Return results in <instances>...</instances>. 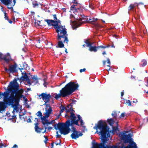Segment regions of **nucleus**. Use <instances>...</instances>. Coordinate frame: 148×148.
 Listing matches in <instances>:
<instances>
[{
	"instance_id": "1",
	"label": "nucleus",
	"mask_w": 148,
	"mask_h": 148,
	"mask_svg": "<svg viewBox=\"0 0 148 148\" xmlns=\"http://www.w3.org/2000/svg\"><path fill=\"white\" fill-rule=\"evenodd\" d=\"M94 129L97 130L96 132L101 135L102 142L100 143H94L92 148H132V146H129V145L125 147L123 144L118 147L116 145H105L106 142L108 140V138L110 136L109 128L105 125L102 120L99 121L98 124L96 125Z\"/></svg>"
},
{
	"instance_id": "2",
	"label": "nucleus",
	"mask_w": 148,
	"mask_h": 148,
	"mask_svg": "<svg viewBox=\"0 0 148 148\" xmlns=\"http://www.w3.org/2000/svg\"><path fill=\"white\" fill-rule=\"evenodd\" d=\"M15 81L10 82L8 86L7 92L16 102V104L18 105L19 103L20 99L23 95L21 94L23 91V90L20 91L19 86L16 79Z\"/></svg>"
},
{
	"instance_id": "3",
	"label": "nucleus",
	"mask_w": 148,
	"mask_h": 148,
	"mask_svg": "<svg viewBox=\"0 0 148 148\" xmlns=\"http://www.w3.org/2000/svg\"><path fill=\"white\" fill-rule=\"evenodd\" d=\"M3 97V101H0V113H2L5 111L8 106H13L15 108H16L18 106L16 104V102L7 91H5L3 93L0 92V97Z\"/></svg>"
},
{
	"instance_id": "4",
	"label": "nucleus",
	"mask_w": 148,
	"mask_h": 148,
	"mask_svg": "<svg viewBox=\"0 0 148 148\" xmlns=\"http://www.w3.org/2000/svg\"><path fill=\"white\" fill-rule=\"evenodd\" d=\"M79 86L77 83L75 84L74 82H70L60 91V93L55 94V98L58 99L61 96L64 97L71 95L77 89Z\"/></svg>"
},
{
	"instance_id": "5",
	"label": "nucleus",
	"mask_w": 148,
	"mask_h": 148,
	"mask_svg": "<svg viewBox=\"0 0 148 148\" xmlns=\"http://www.w3.org/2000/svg\"><path fill=\"white\" fill-rule=\"evenodd\" d=\"M56 32L57 33V36L58 39L61 38H65V40L68 38V34L67 33L66 29L65 28V26H62L55 29Z\"/></svg>"
},
{
	"instance_id": "6",
	"label": "nucleus",
	"mask_w": 148,
	"mask_h": 148,
	"mask_svg": "<svg viewBox=\"0 0 148 148\" xmlns=\"http://www.w3.org/2000/svg\"><path fill=\"white\" fill-rule=\"evenodd\" d=\"M72 131L73 133L71 136L73 139H76L79 136H82L83 135L82 132L77 130L75 127H73Z\"/></svg>"
},
{
	"instance_id": "7",
	"label": "nucleus",
	"mask_w": 148,
	"mask_h": 148,
	"mask_svg": "<svg viewBox=\"0 0 148 148\" xmlns=\"http://www.w3.org/2000/svg\"><path fill=\"white\" fill-rule=\"evenodd\" d=\"M41 96V99L45 103H48L51 97L50 94H47L46 93H42L39 95V97Z\"/></svg>"
},
{
	"instance_id": "8",
	"label": "nucleus",
	"mask_w": 148,
	"mask_h": 148,
	"mask_svg": "<svg viewBox=\"0 0 148 148\" xmlns=\"http://www.w3.org/2000/svg\"><path fill=\"white\" fill-rule=\"evenodd\" d=\"M64 39L65 38L63 39L62 38H61L60 40L58 39V38H57V40L59 41V42H58V46H56V47L60 48H63L64 47V45L63 43H65V42H66V43H67L69 41L68 38H67V40H65Z\"/></svg>"
},
{
	"instance_id": "9",
	"label": "nucleus",
	"mask_w": 148,
	"mask_h": 148,
	"mask_svg": "<svg viewBox=\"0 0 148 148\" xmlns=\"http://www.w3.org/2000/svg\"><path fill=\"white\" fill-rule=\"evenodd\" d=\"M131 135L130 134L127 135L125 134L123 135L122 139L124 140V142L125 143H127L130 142L131 143L132 141H131V140L132 139V138H131Z\"/></svg>"
},
{
	"instance_id": "10",
	"label": "nucleus",
	"mask_w": 148,
	"mask_h": 148,
	"mask_svg": "<svg viewBox=\"0 0 148 148\" xmlns=\"http://www.w3.org/2000/svg\"><path fill=\"white\" fill-rule=\"evenodd\" d=\"M71 130L70 128H68L67 125H65L64 127L63 128L62 130H60V132L61 134H63L64 135L68 134Z\"/></svg>"
},
{
	"instance_id": "11",
	"label": "nucleus",
	"mask_w": 148,
	"mask_h": 148,
	"mask_svg": "<svg viewBox=\"0 0 148 148\" xmlns=\"http://www.w3.org/2000/svg\"><path fill=\"white\" fill-rule=\"evenodd\" d=\"M17 67V65L16 63L10 65L9 69L10 73H13L16 72L17 71V70L16 69Z\"/></svg>"
},
{
	"instance_id": "12",
	"label": "nucleus",
	"mask_w": 148,
	"mask_h": 148,
	"mask_svg": "<svg viewBox=\"0 0 148 148\" xmlns=\"http://www.w3.org/2000/svg\"><path fill=\"white\" fill-rule=\"evenodd\" d=\"M65 125L66 122L65 123H59L58 124H54V127L56 130H57L58 129L60 132V130H62V129L64 127V126Z\"/></svg>"
},
{
	"instance_id": "13",
	"label": "nucleus",
	"mask_w": 148,
	"mask_h": 148,
	"mask_svg": "<svg viewBox=\"0 0 148 148\" xmlns=\"http://www.w3.org/2000/svg\"><path fill=\"white\" fill-rule=\"evenodd\" d=\"M138 7V3H134L133 4H131L128 8L129 11L132 10L133 12H136V7Z\"/></svg>"
},
{
	"instance_id": "14",
	"label": "nucleus",
	"mask_w": 148,
	"mask_h": 148,
	"mask_svg": "<svg viewBox=\"0 0 148 148\" xmlns=\"http://www.w3.org/2000/svg\"><path fill=\"white\" fill-rule=\"evenodd\" d=\"M45 116H43V117H41V122L42 124L44 126L45 129L46 130L47 129V126L46 125L47 123L48 120L46 118Z\"/></svg>"
},
{
	"instance_id": "15",
	"label": "nucleus",
	"mask_w": 148,
	"mask_h": 148,
	"mask_svg": "<svg viewBox=\"0 0 148 148\" xmlns=\"http://www.w3.org/2000/svg\"><path fill=\"white\" fill-rule=\"evenodd\" d=\"M77 116L78 118V119L75 120H72V122L73 123L74 125L79 126V125L78 124V121H80V120L81 119L82 117L79 114L77 115Z\"/></svg>"
},
{
	"instance_id": "16",
	"label": "nucleus",
	"mask_w": 148,
	"mask_h": 148,
	"mask_svg": "<svg viewBox=\"0 0 148 148\" xmlns=\"http://www.w3.org/2000/svg\"><path fill=\"white\" fill-rule=\"evenodd\" d=\"M60 21L58 19L56 20L55 21L54 23H56V24H54V28L55 29H56L60 27L62 25H59V23H60Z\"/></svg>"
},
{
	"instance_id": "17",
	"label": "nucleus",
	"mask_w": 148,
	"mask_h": 148,
	"mask_svg": "<svg viewBox=\"0 0 148 148\" xmlns=\"http://www.w3.org/2000/svg\"><path fill=\"white\" fill-rule=\"evenodd\" d=\"M66 124L67 125L68 128H69V127L70 126H71L72 129V128L73 127H75L73 126V125H74V123H73L72 122V120L71 121L70 119L68 120L66 122Z\"/></svg>"
},
{
	"instance_id": "18",
	"label": "nucleus",
	"mask_w": 148,
	"mask_h": 148,
	"mask_svg": "<svg viewBox=\"0 0 148 148\" xmlns=\"http://www.w3.org/2000/svg\"><path fill=\"white\" fill-rule=\"evenodd\" d=\"M3 54L0 52V59L4 60L7 64H8L10 61L9 59H7L5 56H3L2 57Z\"/></svg>"
},
{
	"instance_id": "19",
	"label": "nucleus",
	"mask_w": 148,
	"mask_h": 148,
	"mask_svg": "<svg viewBox=\"0 0 148 148\" xmlns=\"http://www.w3.org/2000/svg\"><path fill=\"white\" fill-rule=\"evenodd\" d=\"M70 114L71 115L70 116H69L66 114H65V116H67L71 118V120H75L77 118L76 117L74 113L72 112H70Z\"/></svg>"
},
{
	"instance_id": "20",
	"label": "nucleus",
	"mask_w": 148,
	"mask_h": 148,
	"mask_svg": "<svg viewBox=\"0 0 148 148\" xmlns=\"http://www.w3.org/2000/svg\"><path fill=\"white\" fill-rule=\"evenodd\" d=\"M38 123H36L35 124V131L38 133H40L41 132V130L43 128H41L38 127Z\"/></svg>"
},
{
	"instance_id": "21",
	"label": "nucleus",
	"mask_w": 148,
	"mask_h": 148,
	"mask_svg": "<svg viewBox=\"0 0 148 148\" xmlns=\"http://www.w3.org/2000/svg\"><path fill=\"white\" fill-rule=\"evenodd\" d=\"M1 2L5 5H8L12 3L11 0H0Z\"/></svg>"
},
{
	"instance_id": "22",
	"label": "nucleus",
	"mask_w": 148,
	"mask_h": 148,
	"mask_svg": "<svg viewBox=\"0 0 148 148\" xmlns=\"http://www.w3.org/2000/svg\"><path fill=\"white\" fill-rule=\"evenodd\" d=\"M32 83H34V84H36L38 83V79L37 78L36 75H34L32 78Z\"/></svg>"
},
{
	"instance_id": "23",
	"label": "nucleus",
	"mask_w": 148,
	"mask_h": 148,
	"mask_svg": "<svg viewBox=\"0 0 148 148\" xmlns=\"http://www.w3.org/2000/svg\"><path fill=\"white\" fill-rule=\"evenodd\" d=\"M45 21L46 22L48 25H52L54 26L55 21L52 20L45 19Z\"/></svg>"
},
{
	"instance_id": "24",
	"label": "nucleus",
	"mask_w": 148,
	"mask_h": 148,
	"mask_svg": "<svg viewBox=\"0 0 148 148\" xmlns=\"http://www.w3.org/2000/svg\"><path fill=\"white\" fill-rule=\"evenodd\" d=\"M97 46H92V45L89 47V50L90 51H94L96 52L97 51Z\"/></svg>"
},
{
	"instance_id": "25",
	"label": "nucleus",
	"mask_w": 148,
	"mask_h": 148,
	"mask_svg": "<svg viewBox=\"0 0 148 148\" xmlns=\"http://www.w3.org/2000/svg\"><path fill=\"white\" fill-rule=\"evenodd\" d=\"M28 66V64H27L26 62H24L22 63V66H21V68H19V69L20 70L21 69H27Z\"/></svg>"
},
{
	"instance_id": "26",
	"label": "nucleus",
	"mask_w": 148,
	"mask_h": 148,
	"mask_svg": "<svg viewBox=\"0 0 148 148\" xmlns=\"http://www.w3.org/2000/svg\"><path fill=\"white\" fill-rule=\"evenodd\" d=\"M84 42L86 44V46L88 47H90L93 44V43L90 42L89 40L87 39H84Z\"/></svg>"
},
{
	"instance_id": "27",
	"label": "nucleus",
	"mask_w": 148,
	"mask_h": 148,
	"mask_svg": "<svg viewBox=\"0 0 148 148\" xmlns=\"http://www.w3.org/2000/svg\"><path fill=\"white\" fill-rule=\"evenodd\" d=\"M67 108H65V110L66 113L70 112L71 111H74L72 107V106H69V105H68L67 107Z\"/></svg>"
},
{
	"instance_id": "28",
	"label": "nucleus",
	"mask_w": 148,
	"mask_h": 148,
	"mask_svg": "<svg viewBox=\"0 0 148 148\" xmlns=\"http://www.w3.org/2000/svg\"><path fill=\"white\" fill-rule=\"evenodd\" d=\"M73 0V2L74 3V5L71 6V10H75V11H76L77 10V8L75 7V6H76L77 5V2H76V1L75 0Z\"/></svg>"
},
{
	"instance_id": "29",
	"label": "nucleus",
	"mask_w": 148,
	"mask_h": 148,
	"mask_svg": "<svg viewBox=\"0 0 148 148\" xmlns=\"http://www.w3.org/2000/svg\"><path fill=\"white\" fill-rule=\"evenodd\" d=\"M107 122L110 125L113 126V125L114 123V121L111 118L110 119H108L107 120Z\"/></svg>"
},
{
	"instance_id": "30",
	"label": "nucleus",
	"mask_w": 148,
	"mask_h": 148,
	"mask_svg": "<svg viewBox=\"0 0 148 148\" xmlns=\"http://www.w3.org/2000/svg\"><path fill=\"white\" fill-rule=\"evenodd\" d=\"M131 146L132 148H137V146H136V143L134 141H132L131 143L130 142V144L129 146Z\"/></svg>"
},
{
	"instance_id": "31",
	"label": "nucleus",
	"mask_w": 148,
	"mask_h": 148,
	"mask_svg": "<svg viewBox=\"0 0 148 148\" xmlns=\"http://www.w3.org/2000/svg\"><path fill=\"white\" fill-rule=\"evenodd\" d=\"M78 19L79 21H81L80 22L81 23V24L85 23L86 22L83 17L81 18L79 17Z\"/></svg>"
},
{
	"instance_id": "32",
	"label": "nucleus",
	"mask_w": 148,
	"mask_h": 148,
	"mask_svg": "<svg viewBox=\"0 0 148 148\" xmlns=\"http://www.w3.org/2000/svg\"><path fill=\"white\" fill-rule=\"evenodd\" d=\"M32 4L33 5V7L34 8H35L38 6V4L37 1H33Z\"/></svg>"
},
{
	"instance_id": "33",
	"label": "nucleus",
	"mask_w": 148,
	"mask_h": 148,
	"mask_svg": "<svg viewBox=\"0 0 148 148\" xmlns=\"http://www.w3.org/2000/svg\"><path fill=\"white\" fill-rule=\"evenodd\" d=\"M60 114H61L64 112V111L65 110V107L64 106H62V105H61V106L60 107Z\"/></svg>"
},
{
	"instance_id": "34",
	"label": "nucleus",
	"mask_w": 148,
	"mask_h": 148,
	"mask_svg": "<svg viewBox=\"0 0 148 148\" xmlns=\"http://www.w3.org/2000/svg\"><path fill=\"white\" fill-rule=\"evenodd\" d=\"M98 19L97 18H91L90 17V18H89V22H95L97 21Z\"/></svg>"
},
{
	"instance_id": "35",
	"label": "nucleus",
	"mask_w": 148,
	"mask_h": 148,
	"mask_svg": "<svg viewBox=\"0 0 148 148\" xmlns=\"http://www.w3.org/2000/svg\"><path fill=\"white\" fill-rule=\"evenodd\" d=\"M142 62H143V64H142L140 65V66L144 67L146 66L147 65V63L146 60H145L143 59V60L142 61Z\"/></svg>"
},
{
	"instance_id": "36",
	"label": "nucleus",
	"mask_w": 148,
	"mask_h": 148,
	"mask_svg": "<svg viewBox=\"0 0 148 148\" xmlns=\"http://www.w3.org/2000/svg\"><path fill=\"white\" fill-rule=\"evenodd\" d=\"M25 75L22 76L23 80H26V81L27 80L29 79L28 77L26 75V73H25Z\"/></svg>"
},
{
	"instance_id": "37",
	"label": "nucleus",
	"mask_w": 148,
	"mask_h": 148,
	"mask_svg": "<svg viewBox=\"0 0 148 148\" xmlns=\"http://www.w3.org/2000/svg\"><path fill=\"white\" fill-rule=\"evenodd\" d=\"M45 110H46V112H47V113H49L50 114H51L52 111V109L51 107L49 108H48L47 109V110L46 109V108H45Z\"/></svg>"
},
{
	"instance_id": "38",
	"label": "nucleus",
	"mask_w": 148,
	"mask_h": 148,
	"mask_svg": "<svg viewBox=\"0 0 148 148\" xmlns=\"http://www.w3.org/2000/svg\"><path fill=\"white\" fill-rule=\"evenodd\" d=\"M112 131L113 132H117V131H119L118 127H112Z\"/></svg>"
},
{
	"instance_id": "39",
	"label": "nucleus",
	"mask_w": 148,
	"mask_h": 148,
	"mask_svg": "<svg viewBox=\"0 0 148 148\" xmlns=\"http://www.w3.org/2000/svg\"><path fill=\"white\" fill-rule=\"evenodd\" d=\"M89 7L92 10H94L95 8L94 4L92 3H90L89 4Z\"/></svg>"
},
{
	"instance_id": "40",
	"label": "nucleus",
	"mask_w": 148,
	"mask_h": 148,
	"mask_svg": "<svg viewBox=\"0 0 148 148\" xmlns=\"http://www.w3.org/2000/svg\"><path fill=\"white\" fill-rule=\"evenodd\" d=\"M80 125L82 127H85L84 125V123L83 121L82 120V118H81V119L80 120Z\"/></svg>"
},
{
	"instance_id": "41",
	"label": "nucleus",
	"mask_w": 148,
	"mask_h": 148,
	"mask_svg": "<svg viewBox=\"0 0 148 148\" xmlns=\"http://www.w3.org/2000/svg\"><path fill=\"white\" fill-rule=\"evenodd\" d=\"M76 102V100H72V102L68 105H69V106H72L73 107V105L74 104H75Z\"/></svg>"
},
{
	"instance_id": "42",
	"label": "nucleus",
	"mask_w": 148,
	"mask_h": 148,
	"mask_svg": "<svg viewBox=\"0 0 148 148\" xmlns=\"http://www.w3.org/2000/svg\"><path fill=\"white\" fill-rule=\"evenodd\" d=\"M83 17L86 22H89V18H90V16H83Z\"/></svg>"
},
{
	"instance_id": "43",
	"label": "nucleus",
	"mask_w": 148,
	"mask_h": 148,
	"mask_svg": "<svg viewBox=\"0 0 148 148\" xmlns=\"http://www.w3.org/2000/svg\"><path fill=\"white\" fill-rule=\"evenodd\" d=\"M112 116L114 118H116L117 117V113L116 112H113L112 114Z\"/></svg>"
},
{
	"instance_id": "44",
	"label": "nucleus",
	"mask_w": 148,
	"mask_h": 148,
	"mask_svg": "<svg viewBox=\"0 0 148 148\" xmlns=\"http://www.w3.org/2000/svg\"><path fill=\"white\" fill-rule=\"evenodd\" d=\"M44 105H45L46 106V108H46V109H47L51 107L50 106V104H49L47 103H45Z\"/></svg>"
},
{
	"instance_id": "45",
	"label": "nucleus",
	"mask_w": 148,
	"mask_h": 148,
	"mask_svg": "<svg viewBox=\"0 0 148 148\" xmlns=\"http://www.w3.org/2000/svg\"><path fill=\"white\" fill-rule=\"evenodd\" d=\"M53 122V121H49L48 120V121L47 122V123L46 125V126H47H47L49 125L50 124H52Z\"/></svg>"
},
{
	"instance_id": "46",
	"label": "nucleus",
	"mask_w": 148,
	"mask_h": 148,
	"mask_svg": "<svg viewBox=\"0 0 148 148\" xmlns=\"http://www.w3.org/2000/svg\"><path fill=\"white\" fill-rule=\"evenodd\" d=\"M37 116H39L40 117H41L42 116V113L41 111H38L37 112Z\"/></svg>"
},
{
	"instance_id": "47",
	"label": "nucleus",
	"mask_w": 148,
	"mask_h": 148,
	"mask_svg": "<svg viewBox=\"0 0 148 148\" xmlns=\"http://www.w3.org/2000/svg\"><path fill=\"white\" fill-rule=\"evenodd\" d=\"M4 56H5L7 58V56H8L9 57V58H8V59H10V60L11 59V57L10 55V54L9 53H6V55H4Z\"/></svg>"
},
{
	"instance_id": "48",
	"label": "nucleus",
	"mask_w": 148,
	"mask_h": 148,
	"mask_svg": "<svg viewBox=\"0 0 148 148\" xmlns=\"http://www.w3.org/2000/svg\"><path fill=\"white\" fill-rule=\"evenodd\" d=\"M19 105V104L17 106V108H15L14 107H13V106H12L14 108V110L12 111V113H14L15 112V110L16 111V112H17L18 111V106Z\"/></svg>"
},
{
	"instance_id": "49",
	"label": "nucleus",
	"mask_w": 148,
	"mask_h": 148,
	"mask_svg": "<svg viewBox=\"0 0 148 148\" xmlns=\"http://www.w3.org/2000/svg\"><path fill=\"white\" fill-rule=\"evenodd\" d=\"M4 15H5V19L6 20H9L8 17V16H7V15H6V13L5 12H4Z\"/></svg>"
},
{
	"instance_id": "50",
	"label": "nucleus",
	"mask_w": 148,
	"mask_h": 148,
	"mask_svg": "<svg viewBox=\"0 0 148 148\" xmlns=\"http://www.w3.org/2000/svg\"><path fill=\"white\" fill-rule=\"evenodd\" d=\"M45 117H46L47 118L49 116L50 114H49L48 113H47V112H45Z\"/></svg>"
},
{
	"instance_id": "51",
	"label": "nucleus",
	"mask_w": 148,
	"mask_h": 148,
	"mask_svg": "<svg viewBox=\"0 0 148 148\" xmlns=\"http://www.w3.org/2000/svg\"><path fill=\"white\" fill-rule=\"evenodd\" d=\"M97 49H99V48L105 49V47L104 46H103L102 45H100L99 46H97Z\"/></svg>"
},
{
	"instance_id": "52",
	"label": "nucleus",
	"mask_w": 148,
	"mask_h": 148,
	"mask_svg": "<svg viewBox=\"0 0 148 148\" xmlns=\"http://www.w3.org/2000/svg\"><path fill=\"white\" fill-rule=\"evenodd\" d=\"M125 113H122L121 114V115L120 116V118H121L122 117H123L125 116Z\"/></svg>"
},
{
	"instance_id": "53",
	"label": "nucleus",
	"mask_w": 148,
	"mask_h": 148,
	"mask_svg": "<svg viewBox=\"0 0 148 148\" xmlns=\"http://www.w3.org/2000/svg\"><path fill=\"white\" fill-rule=\"evenodd\" d=\"M126 103H128L129 106H130L131 105V102L130 100H127Z\"/></svg>"
},
{
	"instance_id": "54",
	"label": "nucleus",
	"mask_w": 148,
	"mask_h": 148,
	"mask_svg": "<svg viewBox=\"0 0 148 148\" xmlns=\"http://www.w3.org/2000/svg\"><path fill=\"white\" fill-rule=\"evenodd\" d=\"M53 18L54 21L55 20H56L57 19L56 14H54L53 15Z\"/></svg>"
},
{
	"instance_id": "55",
	"label": "nucleus",
	"mask_w": 148,
	"mask_h": 148,
	"mask_svg": "<svg viewBox=\"0 0 148 148\" xmlns=\"http://www.w3.org/2000/svg\"><path fill=\"white\" fill-rule=\"evenodd\" d=\"M21 113V112H19V118L20 119H22V116L24 115L25 114L24 113H23V114L22 115H21L20 113Z\"/></svg>"
},
{
	"instance_id": "56",
	"label": "nucleus",
	"mask_w": 148,
	"mask_h": 148,
	"mask_svg": "<svg viewBox=\"0 0 148 148\" xmlns=\"http://www.w3.org/2000/svg\"><path fill=\"white\" fill-rule=\"evenodd\" d=\"M47 84H48V83L47 82H46L45 81L44 83L43 84V85H44V86L46 87H47Z\"/></svg>"
},
{
	"instance_id": "57",
	"label": "nucleus",
	"mask_w": 148,
	"mask_h": 148,
	"mask_svg": "<svg viewBox=\"0 0 148 148\" xmlns=\"http://www.w3.org/2000/svg\"><path fill=\"white\" fill-rule=\"evenodd\" d=\"M86 69L84 68L82 69H81L80 70V72L81 73L82 72H84L85 71Z\"/></svg>"
},
{
	"instance_id": "58",
	"label": "nucleus",
	"mask_w": 148,
	"mask_h": 148,
	"mask_svg": "<svg viewBox=\"0 0 148 148\" xmlns=\"http://www.w3.org/2000/svg\"><path fill=\"white\" fill-rule=\"evenodd\" d=\"M27 82L28 84L29 85H31V82L30 80L29 79H28L27 80Z\"/></svg>"
},
{
	"instance_id": "59",
	"label": "nucleus",
	"mask_w": 148,
	"mask_h": 148,
	"mask_svg": "<svg viewBox=\"0 0 148 148\" xmlns=\"http://www.w3.org/2000/svg\"><path fill=\"white\" fill-rule=\"evenodd\" d=\"M61 143V141L60 140L59 142V143H55V144H56V145H60Z\"/></svg>"
},
{
	"instance_id": "60",
	"label": "nucleus",
	"mask_w": 148,
	"mask_h": 148,
	"mask_svg": "<svg viewBox=\"0 0 148 148\" xmlns=\"http://www.w3.org/2000/svg\"><path fill=\"white\" fill-rule=\"evenodd\" d=\"M107 63L109 64L110 65V59L108 58H107Z\"/></svg>"
},
{
	"instance_id": "61",
	"label": "nucleus",
	"mask_w": 148,
	"mask_h": 148,
	"mask_svg": "<svg viewBox=\"0 0 148 148\" xmlns=\"http://www.w3.org/2000/svg\"><path fill=\"white\" fill-rule=\"evenodd\" d=\"M4 69L5 71L9 72H10V70H9V69H8L6 67H5V68Z\"/></svg>"
},
{
	"instance_id": "62",
	"label": "nucleus",
	"mask_w": 148,
	"mask_h": 148,
	"mask_svg": "<svg viewBox=\"0 0 148 148\" xmlns=\"http://www.w3.org/2000/svg\"><path fill=\"white\" fill-rule=\"evenodd\" d=\"M48 140V138H46V139H45V140H44V142L46 144L47 143V141Z\"/></svg>"
},
{
	"instance_id": "63",
	"label": "nucleus",
	"mask_w": 148,
	"mask_h": 148,
	"mask_svg": "<svg viewBox=\"0 0 148 148\" xmlns=\"http://www.w3.org/2000/svg\"><path fill=\"white\" fill-rule=\"evenodd\" d=\"M27 121L28 123H31L32 122L30 118H29L27 120Z\"/></svg>"
},
{
	"instance_id": "64",
	"label": "nucleus",
	"mask_w": 148,
	"mask_h": 148,
	"mask_svg": "<svg viewBox=\"0 0 148 148\" xmlns=\"http://www.w3.org/2000/svg\"><path fill=\"white\" fill-rule=\"evenodd\" d=\"M121 97H122L124 95V90H123L121 92Z\"/></svg>"
}]
</instances>
